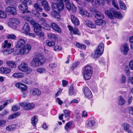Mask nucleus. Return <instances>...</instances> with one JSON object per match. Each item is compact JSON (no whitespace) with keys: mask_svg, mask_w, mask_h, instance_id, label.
I'll return each mask as SVG.
<instances>
[{"mask_svg":"<svg viewBox=\"0 0 133 133\" xmlns=\"http://www.w3.org/2000/svg\"><path fill=\"white\" fill-rule=\"evenodd\" d=\"M52 8L56 14L55 15V18L59 19L60 18L59 14L64 9V5L63 1H57V3H52Z\"/></svg>","mask_w":133,"mask_h":133,"instance_id":"1","label":"nucleus"},{"mask_svg":"<svg viewBox=\"0 0 133 133\" xmlns=\"http://www.w3.org/2000/svg\"><path fill=\"white\" fill-rule=\"evenodd\" d=\"M42 5H43L46 11H48L49 10L50 8L46 1H43L41 2L40 3L39 2L35 3L34 4V7L37 11H42L43 10L42 8L41 7Z\"/></svg>","mask_w":133,"mask_h":133,"instance_id":"2","label":"nucleus"},{"mask_svg":"<svg viewBox=\"0 0 133 133\" xmlns=\"http://www.w3.org/2000/svg\"><path fill=\"white\" fill-rule=\"evenodd\" d=\"M92 68L90 66H86L83 70V77L86 80L90 79L92 74Z\"/></svg>","mask_w":133,"mask_h":133,"instance_id":"3","label":"nucleus"},{"mask_svg":"<svg viewBox=\"0 0 133 133\" xmlns=\"http://www.w3.org/2000/svg\"><path fill=\"white\" fill-rule=\"evenodd\" d=\"M18 68L19 70L23 72H27L29 73L32 72V70L31 68H29L27 63H23L19 65Z\"/></svg>","mask_w":133,"mask_h":133,"instance_id":"4","label":"nucleus"},{"mask_svg":"<svg viewBox=\"0 0 133 133\" xmlns=\"http://www.w3.org/2000/svg\"><path fill=\"white\" fill-rule=\"evenodd\" d=\"M41 57L34 58L30 63V65L33 68H36L40 66L43 64L41 61Z\"/></svg>","mask_w":133,"mask_h":133,"instance_id":"5","label":"nucleus"},{"mask_svg":"<svg viewBox=\"0 0 133 133\" xmlns=\"http://www.w3.org/2000/svg\"><path fill=\"white\" fill-rule=\"evenodd\" d=\"M31 49V46L29 44H26L19 51L21 55H26L28 54Z\"/></svg>","mask_w":133,"mask_h":133,"instance_id":"6","label":"nucleus"},{"mask_svg":"<svg viewBox=\"0 0 133 133\" xmlns=\"http://www.w3.org/2000/svg\"><path fill=\"white\" fill-rule=\"evenodd\" d=\"M35 28L34 30L35 33L39 37H42L44 36V32L41 31V27L39 24H36L34 26Z\"/></svg>","mask_w":133,"mask_h":133,"instance_id":"7","label":"nucleus"},{"mask_svg":"<svg viewBox=\"0 0 133 133\" xmlns=\"http://www.w3.org/2000/svg\"><path fill=\"white\" fill-rule=\"evenodd\" d=\"M19 20L15 18H12L11 21L8 23L9 26L14 29H16V25L19 24Z\"/></svg>","mask_w":133,"mask_h":133,"instance_id":"8","label":"nucleus"},{"mask_svg":"<svg viewBox=\"0 0 133 133\" xmlns=\"http://www.w3.org/2000/svg\"><path fill=\"white\" fill-rule=\"evenodd\" d=\"M19 105L23 107L24 109L26 110H29L34 108V104L33 103L26 104L24 103H21L19 104Z\"/></svg>","mask_w":133,"mask_h":133,"instance_id":"9","label":"nucleus"},{"mask_svg":"<svg viewBox=\"0 0 133 133\" xmlns=\"http://www.w3.org/2000/svg\"><path fill=\"white\" fill-rule=\"evenodd\" d=\"M22 3L18 6L19 9L24 13L28 9L26 3L28 2L27 1H22Z\"/></svg>","mask_w":133,"mask_h":133,"instance_id":"10","label":"nucleus"},{"mask_svg":"<svg viewBox=\"0 0 133 133\" xmlns=\"http://www.w3.org/2000/svg\"><path fill=\"white\" fill-rule=\"evenodd\" d=\"M5 11L12 15H15L17 14L16 9L14 7L8 6L6 9Z\"/></svg>","mask_w":133,"mask_h":133,"instance_id":"11","label":"nucleus"},{"mask_svg":"<svg viewBox=\"0 0 133 133\" xmlns=\"http://www.w3.org/2000/svg\"><path fill=\"white\" fill-rule=\"evenodd\" d=\"M121 51L124 55H126L129 50V45L126 44L123 45L120 48Z\"/></svg>","mask_w":133,"mask_h":133,"instance_id":"12","label":"nucleus"},{"mask_svg":"<svg viewBox=\"0 0 133 133\" xmlns=\"http://www.w3.org/2000/svg\"><path fill=\"white\" fill-rule=\"evenodd\" d=\"M30 93L31 95L33 96H38L41 95V92L38 89L35 88L31 89Z\"/></svg>","mask_w":133,"mask_h":133,"instance_id":"13","label":"nucleus"},{"mask_svg":"<svg viewBox=\"0 0 133 133\" xmlns=\"http://www.w3.org/2000/svg\"><path fill=\"white\" fill-rule=\"evenodd\" d=\"M91 1L93 6L97 7L99 5H103L104 3V1Z\"/></svg>","mask_w":133,"mask_h":133,"instance_id":"14","label":"nucleus"},{"mask_svg":"<svg viewBox=\"0 0 133 133\" xmlns=\"http://www.w3.org/2000/svg\"><path fill=\"white\" fill-rule=\"evenodd\" d=\"M84 93L86 97L90 98L92 97V95L90 91L88 88L85 87L84 89Z\"/></svg>","mask_w":133,"mask_h":133,"instance_id":"15","label":"nucleus"},{"mask_svg":"<svg viewBox=\"0 0 133 133\" xmlns=\"http://www.w3.org/2000/svg\"><path fill=\"white\" fill-rule=\"evenodd\" d=\"M16 86L22 91H25L27 89L26 85L20 82L17 83L16 84Z\"/></svg>","mask_w":133,"mask_h":133,"instance_id":"16","label":"nucleus"},{"mask_svg":"<svg viewBox=\"0 0 133 133\" xmlns=\"http://www.w3.org/2000/svg\"><path fill=\"white\" fill-rule=\"evenodd\" d=\"M115 10L113 8H112L110 10L106 11L105 12L106 15H107L110 18L112 19L114 18V12Z\"/></svg>","mask_w":133,"mask_h":133,"instance_id":"17","label":"nucleus"},{"mask_svg":"<svg viewBox=\"0 0 133 133\" xmlns=\"http://www.w3.org/2000/svg\"><path fill=\"white\" fill-rule=\"evenodd\" d=\"M22 29L23 32L26 34L27 33L30 31V28L29 24L28 23H25L23 26Z\"/></svg>","mask_w":133,"mask_h":133,"instance_id":"18","label":"nucleus"},{"mask_svg":"<svg viewBox=\"0 0 133 133\" xmlns=\"http://www.w3.org/2000/svg\"><path fill=\"white\" fill-rule=\"evenodd\" d=\"M94 14L95 17L97 19H102L104 18L103 15L98 11H95Z\"/></svg>","mask_w":133,"mask_h":133,"instance_id":"19","label":"nucleus"},{"mask_svg":"<svg viewBox=\"0 0 133 133\" xmlns=\"http://www.w3.org/2000/svg\"><path fill=\"white\" fill-rule=\"evenodd\" d=\"M51 26L52 29L60 33L61 32V29L56 24L54 23H52Z\"/></svg>","mask_w":133,"mask_h":133,"instance_id":"20","label":"nucleus"},{"mask_svg":"<svg viewBox=\"0 0 133 133\" xmlns=\"http://www.w3.org/2000/svg\"><path fill=\"white\" fill-rule=\"evenodd\" d=\"M71 19L72 23L75 25H78L79 24V22L78 19L74 15L71 16Z\"/></svg>","mask_w":133,"mask_h":133,"instance_id":"21","label":"nucleus"},{"mask_svg":"<svg viewBox=\"0 0 133 133\" xmlns=\"http://www.w3.org/2000/svg\"><path fill=\"white\" fill-rule=\"evenodd\" d=\"M86 25L91 29H95L96 28L95 23L90 21H88L86 23Z\"/></svg>","mask_w":133,"mask_h":133,"instance_id":"22","label":"nucleus"},{"mask_svg":"<svg viewBox=\"0 0 133 133\" xmlns=\"http://www.w3.org/2000/svg\"><path fill=\"white\" fill-rule=\"evenodd\" d=\"M103 51L96 49L94 56V58L95 59L99 57L103 54Z\"/></svg>","mask_w":133,"mask_h":133,"instance_id":"23","label":"nucleus"},{"mask_svg":"<svg viewBox=\"0 0 133 133\" xmlns=\"http://www.w3.org/2000/svg\"><path fill=\"white\" fill-rule=\"evenodd\" d=\"M25 41L23 39H19L16 45L17 47L19 48L22 46L25 43Z\"/></svg>","mask_w":133,"mask_h":133,"instance_id":"24","label":"nucleus"},{"mask_svg":"<svg viewBox=\"0 0 133 133\" xmlns=\"http://www.w3.org/2000/svg\"><path fill=\"white\" fill-rule=\"evenodd\" d=\"M125 103L126 101L123 97L121 96L119 97L117 101V103L119 105H122L124 104Z\"/></svg>","mask_w":133,"mask_h":133,"instance_id":"25","label":"nucleus"},{"mask_svg":"<svg viewBox=\"0 0 133 133\" xmlns=\"http://www.w3.org/2000/svg\"><path fill=\"white\" fill-rule=\"evenodd\" d=\"M79 13L81 15H84L85 16L91 17V15L87 11H85L82 9H80L79 10Z\"/></svg>","mask_w":133,"mask_h":133,"instance_id":"26","label":"nucleus"},{"mask_svg":"<svg viewBox=\"0 0 133 133\" xmlns=\"http://www.w3.org/2000/svg\"><path fill=\"white\" fill-rule=\"evenodd\" d=\"M24 75L22 73H14L12 76L16 78H22L24 77Z\"/></svg>","mask_w":133,"mask_h":133,"instance_id":"27","label":"nucleus"},{"mask_svg":"<svg viewBox=\"0 0 133 133\" xmlns=\"http://www.w3.org/2000/svg\"><path fill=\"white\" fill-rule=\"evenodd\" d=\"M14 50L13 48L9 49H5L3 51V52L4 55H7L11 53Z\"/></svg>","mask_w":133,"mask_h":133,"instance_id":"28","label":"nucleus"},{"mask_svg":"<svg viewBox=\"0 0 133 133\" xmlns=\"http://www.w3.org/2000/svg\"><path fill=\"white\" fill-rule=\"evenodd\" d=\"M11 43H8L7 40H6L5 41L3 45V47L5 49H11L10 48L11 47Z\"/></svg>","mask_w":133,"mask_h":133,"instance_id":"29","label":"nucleus"},{"mask_svg":"<svg viewBox=\"0 0 133 133\" xmlns=\"http://www.w3.org/2000/svg\"><path fill=\"white\" fill-rule=\"evenodd\" d=\"M1 71L2 73L7 74L10 72L11 70L10 69L5 67H2L1 69Z\"/></svg>","mask_w":133,"mask_h":133,"instance_id":"30","label":"nucleus"},{"mask_svg":"<svg viewBox=\"0 0 133 133\" xmlns=\"http://www.w3.org/2000/svg\"><path fill=\"white\" fill-rule=\"evenodd\" d=\"M96 25H102L105 24V22L102 19H98L95 22Z\"/></svg>","mask_w":133,"mask_h":133,"instance_id":"31","label":"nucleus"},{"mask_svg":"<svg viewBox=\"0 0 133 133\" xmlns=\"http://www.w3.org/2000/svg\"><path fill=\"white\" fill-rule=\"evenodd\" d=\"M6 64L12 68H15L16 67L15 63L13 61H7L6 62Z\"/></svg>","mask_w":133,"mask_h":133,"instance_id":"32","label":"nucleus"},{"mask_svg":"<svg viewBox=\"0 0 133 133\" xmlns=\"http://www.w3.org/2000/svg\"><path fill=\"white\" fill-rule=\"evenodd\" d=\"M16 127V125L15 124H13L8 126L6 127V129L9 131H13L15 130Z\"/></svg>","mask_w":133,"mask_h":133,"instance_id":"33","label":"nucleus"},{"mask_svg":"<svg viewBox=\"0 0 133 133\" xmlns=\"http://www.w3.org/2000/svg\"><path fill=\"white\" fill-rule=\"evenodd\" d=\"M40 26L41 28H43L44 29L47 30H50V27L49 25L45 23H43L41 24Z\"/></svg>","mask_w":133,"mask_h":133,"instance_id":"34","label":"nucleus"},{"mask_svg":"<svg viewBox=\"0 0 133 133\" xmlns=\"http://www.w3.org/2000/svg\"><path fill=\"white\" fill-rule=\"evenodd\" d=\"M21 114L20 113L18 112H16L15 114L9 116L8 117V119H12L16 118L19 116Z\"/></svg>","mask_w":133,"mask_h":133,"instance_id":"35","label":"nucleus"},{"mask_svg":"<svg viewBox=\"0 0 133 133\" xmlns=\"http://www.w3.org/2000/svg\"><path fill=\"white\" fill-rule=\"evenodd\" d=\"M114 16L115 17L118 19H121L123 17V16L120 12L115 11V10L114 12Z\"/></svg>","mask_w":133,"mask_h":133,"instance_id":"36","label":"nucleus"},{"mask_svg":"<svg viewBox=\"0 0 133 133\" xmlns=\"http://www.w3.org/2000/svg\"><path fill=\"white\" fill-rule=\"evenodd\" d=\"M31 120L32 124L34 126L36 125L38 121L37 117L36 116H34L32 118Z\"/></svg>","mask_w":133,"mask_h":133,"instance_id":"37","label":"nucleus"},{"mask_svg":"<svg viewBox=\"0 0 133 133\" xmlns=\"http://www.w3.org/2000/svg\"><path fill=\"white\" fill-rule=\"evenodd\" d=\"M120 8L123 10H125L127 9V7L125 4L122 1H120L119 2Z\"/></svg>","mask_w":133,"mask_h":133,"instance_id":"38","label":"nucleus"},{"mask_svg":"<svg viewBox=\"0 0 133 133\" xmlns=\"http://www.w3.org/2000/svg\"><path fill=\"white\" fill-rule=\"evenodd\" d=\"M76 46L80 49H85L86 48V46L83 44H81L78 43H77L76 44Z\"/></svg>","mask_w":133,"mask_h":133,"instance_id":"39","label":"nucleus"},{"mask_svg":"<svg viewBox=\"0 0 133 133\" xmlns=\"http://www.w3.org/2000/svg\"><path fill=\"white\" fill-rule=\"evenodd\" d=\"M46 43L47 45L49 46H53L55 44V43L54 42L50 41L49 40L46 41Z\"/></svg>","mask_w":133,"mask_h":133,"instance_id":"40","label":"nucleus"},{"mask_svg":"<svg viewBox=\"0 0 133 133\" xmlns=\"http://www.w3.org/2000/svg\"><path fill=\"white\" fill-rule=\"evenodd\" d=\"M122 126L123 129L125 131L128 130L130 126L127 123H124L122 124Z\"/></svg>","mask_w":133,"mask_h":133,"instance_id":"41","label":"nucleus"},{"mask_svg":"<svg viewBox=\"0 0 133 133\" xmlns=\"http://www.w3.org/2000/svg\"><path fill=\"white\" fill-rule=\"evenodd\" d=\"M95 124V122L94 120H91L88 121L87 125L88 126L91 127L94 125Z\"/></svg>","mask_w":133,"mask_h":133,"instance_id":"42","label":"nucleus"},{"mask_svg":"<svg viewBox=\"0 0 133 133\" xmlns=\"http://www.w3.org/2000/svg\"><path fill=\"white\" fill-rule=\"evenodd\" d=\"M6 14L3 11L0 10V18H5L6 17Z\"/></svg>","mask_w":133,"mask_h":133,"instance_id":"43","label":"nucleus"},{"mask_svg":"<svg viewBox=\"0 0 133 133\" xmlns=\"http://www.w3.org/2000/svg\"><path fill=\"white\" fill-rule=\"evenodd\" d=\"M104 49V45L103 43H101L98 46L97 49L103 51Z\"/></svg>","mask_w":133,"mask_h":133,"instance_id":"44","label":"nucleus"},{"mask_svg":"<svg viewBox=\"0 0 133 133\" xmlns=\"http://www.w3.org/2000/svg\"><path fill=\"white\" fill-rule=\"evenodd\" d=\"M75 93V91L74 90V87L72 86L70 87L69 90V94L70 95H74Z\"/></svg>","mask_w":133,"mask_h":133,"instance_id":"45","label":"nucleus"},{"mask_svg":"<svg viewBox=\"0 0 133 133\" xmlns=\"http://www.w3.org/2000/svg\"><path fill=\"white\" fill-rule=\"evenodd\" d=\"M66 3V8L68 10H71V4L69 2V1H65Z\"/></svg>","mask_w":133,"mask_h":133,"instance_id":"46","label":"nucleus"},{"mask_svg":"<svg viewBox=\"0 0 133 133\" xmlns=\"http://www.w3.org/2000/svg\"><path fill=\"white\" fill-rule=\"evenodd\" d=\"M37 71L40 74L45 73L46 71V70L44 68H39L37 70Z\"/></svg>","mask_w":133,"mask_h":133,"instance_id":"47","label":"nucleus"},{"mask_svg":"<svg viewBox=\"0 0 133 133\" xmlns=\"http://www.w3.org/2000/svg\"><path fill=\"white\" fill-rule=\"evenodd\" d=\"M64 114V116L65 117H69L70 111L69 110L65 109L63 110Z\"/></svg>","mask_w":133,"mask_h":133,"instance_id":"48","label":"nucleus"},{"mask_svg":"<svg viewBox=\"0 0 133 133\" xmlns=\"http://www.w3.org/2000/svg\"><path fill=\"white\" fill-rule=\"evenodd\" d=\"M7 37L8 39H15L16 38L15 36L13 34H8L7 35Z\"/></svg>","mask_w":133,"mask_h":133,"instance_id":"49","label":"nucleus"},{"mask_svg":"<svg viewBox=\"0 0 133 133\" xmlns=\"http://www.w3.org/2000/svg\"><path fill=\"white\" fill-rule=\"evenodd\" d=\"M71 125L72 123L70 122L67 123L65 126V130H69Z\"/></svg>","mask_w":133,"mask_h":133,"instance_id":"50","label":"nucleus"},{"mask_svg":"<svg viewBox=\"0 0 133 133\" xmlns=\"http://www.w3.org/2000/svg\"><path fill=\"white\" fill-rule=\"evenodd\" d=\"M73 34L75 35H79L80 34L78 33L79 30L77 28H75L72 31Z\"/></svg>","mask_w":133,"mask_h":133,"instance_id":"51","label":"nucleus"},{"mask_svg":"<svg viewBox=\"0 0 133 133\" xmlns=\"http://www.w3.org/2000/svg\"><path fill=\"white\" fill-rule=\"evenodd\" d=\"M6 123V121L4 119L0 120V127L4 126Z\"/></svg>","mask_w":133,"mask_h":133,"instance_id":"52","label":"nucleus"},{"mask_svg":"<svg viewBox=\"0 0 133 133\" xmlns=\"http://www.w3.org/2000/svg\"><path fill=\"white\" fill-rule=\"evenodd\" d=\"M62 48L60 46L58 45H56L54 47V49L56 51H59L61 50Z\"/></svg>","mask_w":133,"mask_h":133,"instance_id":"53","label":"nucleus"},{"mask_svg":"<svg viewBox=\"0 0 133 133\" xmlns=\"http://www.w3.org/2000/svg\"><path fill=\"white\" fill-rule=\"evenodd\" d=\"M112 5L117 9H119L118 4L117 3L115 2V1H112Z\"/></svg>","mask_w":133,"mask_h":133,"instance_id":"54","label":"nucleus"},{"mask_svg":"<svg viewBox=\"0 0 133 133\" xmlns=\"http://www.w3.org/2000/svg\"><path fill=\"white\" fill-rule=\"evenodd\" d=\"M121 82L122 83H124L126 80V78L125 76L122 75L120 78Z\"/></svg>","mask_w":133,"mask_h":133,"instance_id":"55","label":"nucleus"},{"mask_svg":"<svg viewBox=\"0 0 133 133\" xmlns=\"http://www.w3.org/2000/svg\"><path fill=\"white\" fill-rule=\"evenodd\" d=\"M128 110L129 113L133 115V107H129L128 108Z\"/></svg>","mask_w":133,"mask_h":133,"instance_id":"56","label":"nucleus"},{"mask_svg":"<svg viewBox=\"0 0 133 133\" xmlns=\"http://www.w3.org/2000/svg\"><path fill=\"white\" fill-rule=\"evenodd\" d=\"M9 101H7L6 102L3 104V105H1L0 106V111H1L3 108H4L5 106L7 105L8 103V102Z\"/></svg>","mask_w":133,"mask_h":133,"instance_id":"57","label":"nucleus"},{"mask_svg":"<svg viewBox=\"0 0 133 133\" xmlns=\"http://www.w3.org/2000/svg\"><path fill=\"white\" fill-rule=\"evenodd\" d=\"M49 66L51 69L55 68L57 67V65L55 63H52L49 64Z\"/></svg>","mask_w":133,"mask_h":133,"instance_id":"58","label":"nucleus"},{"mask_svg":"<svg viewBox=\"0 0 133 133\" xmlns=\"http://www.w3.org/2000/svg\"><path fill=\"white\" fill-rule=\"evenodd\" d=\"M56 101V102L58 103V104L60 105H62L63 103V101L61 100L59 98H57Z\"/></svg>","mask_w":133,"mask_h":133,"instance_id":"59","label":"nucleus"},{"mask_svg":"<svg viewBox=\"0 0 133 133\" xmlns=\"http://www.w3.org/2000/svg\"><path fill=\"white\" fill-rule=\"evenodd\" d=\"M47 36L50 39L54 38L55 37V35L53 34L50 33L48 34Z\"/></svg>","mask_w":133,"mask_h":133,"instance_id":"60","label":"nucleus"},{"mask_svg":"<svg viewBox=\"0 0 133 133\" xmlns=\"http://www.w3.org/2000/svg\"><path fill=\"white\" fill-rule=\"evenodd\" d=\"M19 109V106L16 105L14 106L12 108V110L14 111H16Z\"/></svg>","mask_w":133,"mask_h":133,"instance_id":"61","label":"nucleus"},{"mask_svg":"<svg viewBox=\"0 0 133 133\" xmlns=\"http://www.w3.org/2000/svg\"><path fill=\"white\" fill-rule=\"evenodd\" d=\"M129 66L130 69L132 70H133V61H131L129 63Z\"/></svg>","mask_w":133,"mask_h":133,"instance_id":"62","label":"nucleus"},{"mask_svg":"<svg viewBox=\"0 0 133 133\" xmlns=\"http://www.w3.org/2000/svg\"><path fill=\"white\" fill-rule=\"evenodd\" d=\"M71 9L72 10L73 12H75L76 11V8L74 5L72 4L71 5Z\"/></svg>","mask_w":133,"mask_h":133,"instance_id":"63","label":"nucleus"},{"mask_svg":"<svg viewBox=\"0 0 133 133\" xmlns=\"http://www.w3.org/2000/svg\"><path fill=\"white\" fill-rule=\"evenodd\" d=\"M62 82L63 86L64 87H65L68 83V82L65 80H62Z\"/></svg>","mask_w":133,"mask_h":133,"instance_id":"64","label":"nucleus"}]
</instances>
